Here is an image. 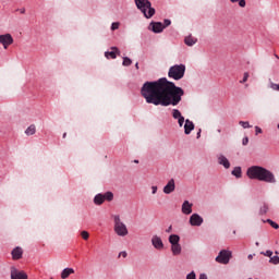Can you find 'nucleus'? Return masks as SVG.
I'll return each mask as SVG.
<instances>
[{
  "label": "nucleus",
  "mask_w": 279,
  "mask_h": 279,
  "mask_svg": "<svg viewBox=\"0 0 279 279\" xmlns=\"http://www.w3.org/2000/svg\"><path fill=\"white\" fill-rule=\"evenodd\" d=\"M269 263H272V265H278L279 264V257L278 256L270 257Z\"/></svg>",
  "instance_id": "32"
},
{
  "label": "nucleus",
  "mask_w": 279,
  "mask_h": 279,
  "mask_svg": "<svg viewBox=\"0 0 279 279\" xmlns=\"http://www.w3.org/2000/svg\"><path fill=\"white\" fill-rule=\"evenodd\" d=\"M248 279H252V278H248Z\"/></svg>",
  "instance_id": "57"
},
{
  "label": "nucleus",
  "mask_w": 279,
  "mask_h": 279,
  "mask_svg": "<svg viewBox=\"0 0 279 279\" xmlns=\"http://www.w3.org/2000/svg\"><path fill=\"white\" fill-rule=\"evenodd\" d=\"M199 136H202V131L197 133V138H199Z\"/></svg>",
  "instance_id": "47"
},
{
  "label": "nucleus",
  "mask_w": 279,
  "mask_h": 279,
  "mask_svg": "<svg viewBox=\"0 0 279 279\" xmlns=\"http://www.w3.org/2000/svg\"><path fill=\"white\" fill-rule=\"evenodd\" d=\"M135 162H138V160H135Z\"/></svg>",
  "instance_id": "55"
},
{
  "label": "nucleus",
  "mask_w": 279,
  "mask_h": 279,
  "mask_svg": "<svg viewBox=\"0 0 279 279\" xmlns=\"http://www.w3.org/2000/svg\"><path fill=\"white\" fill-rule=\"evenodd\" d=\"M230 258H232V252L222 250L216 257V263H220L221 265H228L230 263Z\"/></svg>",
  "instance_id": "6"
},
{
  "label": "nucleus",
  "mask_w": 279,
  "mask_h": 279,
  "mask_svg": "<svg viewBox=\"0 0 279 279\" xmlns=\"http://www.w3.org/2000/svg\"><path fill=\"white\" fill-rule=\"evenodd\" d=\"M172 117H173V119L178 120L180 128H182V125H184V116H182V112H180V110L173 109Z\"/></svg>",
  "instance_id": "9"
},
{
  "label": "nucleus",
  "mask_w": 279,
  "mask_h": 279,
  "mask_svg": "<svg viewBox=\"0 0 279 279\" xmlns=\"http://www.w3.org/2000/svg\"><path fill=\"white\" fill-rule=\"evenodd\" d=\"M123 66H131L132 65V59L124 57L123 58V62H122Z\"/></svg>",
  "instance_id": "27"
},
{
  "label": "nucleus",
  "mask_w": 279,
  "mask_h": 279,
  "mask_svg": "<svg viewBox=\"0 0 279 279\" xmlns=\"http://www.w3.org/2000/svg\"><path fill=\"white\" fill-rule=\"evenodd\" d=\"M119 25H120L119 22H113V23L111 24V31L114 32L116 29H119Z\"/></svg>",
  "instance_id": "34"
},
{
  "label": "nucleus",
  "mask_w": 279,
  "mask_h": 279,
  "mask_svg": "<svg viewBox=\"0 0 279 279\" xmlns=\"http://www.w3.org/2000/svg\"><path fill=\"white\" fill-rule=\"evenodd\" d=\"M248 78H250V73L245 72L244 76H243V80L240 81V84H245V82H247Z\"/></svg>",
  "instance_id": "33"
},
{
  "label": "nucleus",
  "mask_w": 279,
  "mask_h": 279,
  "mask_svg": "<svg viewBox=\"0 0 279 279\" xmlns=\"http://www.w3.org/2000/svg\"><path fill=\"white\" fill-rule=\"evenodd\" d=\"M169 243H170L171 245H178V244H180V235H178V234H171V235L169 236Z\"/></svg>",
  "instance_id": "22"
},
{
  "label": "nucleus",
  "mask_w": 279,
  "mask_h": 279,
  "mask_svg": "<svg viewBox=\"0 0 279 279\" xmlns=\"http://www.w3.org/2000/svg\"><path fill=\"white\" fill-rule=\"evenodd\" d=\"M275 58H277V60L279 59L278 54H275Z\"/></svg>",
  "instance_id": "53"
},
{
  "label": "nucleus",
  "mask_w": 279,
  "mask_h": 279,
  "mask_svg": "<svg viewBox=\"0 0 279 279\" xmlns=\"http://www.w3.org/2000/svg\"><path fill=\"white\" fill-rule=\"evenodd\" d=\"M181 210L183 215H191V213H193V204H191L189 201L183 202Z\"/></svg>",
  "instance_id": "13"
},
{
  "label": "nucleus",
  "mask_w": 279,
  "mask_h": 279,
  "mask_svg": "<svg viewBox=\"0 0 279 279\" xmlns=\"http://www.w3.org/2000/svg\"><path fill=\"white\" fill-rule=\"evenodd\" d=\"M117 53H118V56L121 53L119 51V48L111 47V51L105 52V58H107V60H110V58H111V60H117Z\"/></svg>",
  "instance_id": "12"
},
{
  "label": "nucleus",
  "mask_w": 279,
  "mask_h": 279,
  "mask_svg": "<svg viewBox=\"0 0 279 279\" xmlns=\"http://www.w3.org/2000/svg\"><path fill=\"white\" fill-rule=\"evenodd\" d=\"M171 252L173 256H180L182 254V246L180 244H171Z\"/></svg>",
  "instance_id": "19"
},
{
  "label": "nucleus",
  "mask_w": 279,
  "mask_h": 279,
  "mask_svg": "<svg viewBox=\"0 0 279 279\" xmlns=\"http://www.w3.org/2000/svg\"><path fill=\"white\" fill-rule=\"evenodd\" d=\"M184 73H186V65L175 64L169 69L168 77L177 81L182 80V77H184Z\"/></svg>",
  "instance_id": "4"
},
{
  "label": "nucleus",
  "mask_w": 279,
  "mask_h": 279,
  "mask_svg": "<svg viewBox=\"0 0 279 279\" xmlns=\"http://www.w3.org/2000/svg\"><path fill=\"white\" fill-rule=\"evenodd\" d=\"M135 69H138V63H135Z\"/></svg>",
  "instance_id": "50"
},
{
  "label": "nucleus",
  "mask_w": 279,
  "mask_h": 279,
  "mask_svg": "<svg viewBox=\"0 0 279 279\" xmlns=\"http://www.w3.org/2000/svg\"><path fill=\"white\" fill-rule=\"evenodd\" d=\"M247 143H250V138L248 137H244L242 140V145H247Z\"/></svg>",
  "instance_id": "42"
},
{
  "label": "nucleus",
  "mask_w": 279,
  "mask_h": 279,
  "mask_svg": "<svg viewBox=\"0 0 279 279\" xmlns=\"http://www.w3.org/2000/svg\"><path fill=\"white\" fill-rule=\"evenodd\" d=\"M26 136H34L36 134V124H31L26 130H25Z\"/></svg>",
  "instance_id": "23"
},
{
  "label": "nucleus",
  "mask_w": 279,
  "mask_h": 279,
  "mask_svg": "<svg viewBox=\"0 0 279 279\" xmlns=\"http://www.w3.org/2000/svg\"><path fill=\"white\" fill-rule=\"evenodd\" d=\"M238 1H239L240 8H245V5L247 4V3L245 2V0H238Z\"/></svg>",
  "instance_id": "40"
},
{
  "label": "nucleus",
  "mask_w": 279,
  "mask_h": 279,
  "mask_svg": "<svg viewBox=\"0 0 279 279\" xmlns=\"http://www.w3.org/2000/svg\"><path fill=\"white\" fill-rule=\"evenodd\" d=\"M195 130V124L191 120H185L184 134H191Z\"/></svg>",
  "instance_id": "15"
},
{
  "label": "nucleus",
  "mask_w": 279,
  "mask_h": 279,
  "mask_svg": "<svg viewBox=\"0 0 279 279\" xmlns=\"http://www.w3.org/2000/svg\"><path fill=\"white\" fill-rule=\"evenodd\" d=\"M169 25H171V20H165V21H163V29H165L166 27H169Z\"/></svg>",
  "instance_id": "36"
},
{
  "label": "nucleus",
  "mask_w": 279,
  "mask_h": 279,
  "mask_svg": "<svg viewBox=\"0 0 279 279\" xmlns=\"http://www.w3.org/2000/svg\"><path fill=\"white\" fill-rule=\"evenodd\" d=\"M260 254H263L264 256H268V258H271V256H274V252L271 251L262 252Z\"/></svg>",
  "instance_id": "35"
},
{
  "label": "nucleus",
  "mask_w": 279,
  "mask_h": 279,
  "mask_svg": "<svg viewBox=\"0 0 279 279\" xmlns=\"http://www.w3.org/2000/svg\"><path fill=\"white\" fill-rule=\"evenodd\" d=\"M150 27H153L155 34H160L165 29V26L160 22H151Z\"/></svg>",
  "instance_id": "14"
},
{
  "label": "nucleus",
  "mask_w": 279,
  "mask_h": 279,
  "mask_svg": "<svg viewBox=\"0 0 279 279\" xmlns=\"http://www.w3.org/2000/svg\"><path fill=\"white\" fill-rule=\"evenodd\" d=\"M218 162L220 165H222V167H225V169H230V161L228 160V158H226V156L220 155L218 157Z\"/></svg>",
  "instance_id": "18"
},
{
  "label": "nucleus",
  "mask_w": 279,
  "mask_h": 279,
  "mask_svg": "<svg viewBox=\"0 0 279 279\" xmlns=\"http://www.w3.org/2000/svg\"><path fill=\"white\" fill-rule=\"evenodd\" d=\"M0 45H2L3 49H8L10 45H14V37L10 33L0 35Z\"/></svg>",
  "instance_id": "7"
},
{
  "label": "nucleus",
  "mask_w": 279,
  "mask_h": 279,
  "mask_svg": "<svg viewBox=\"0 0 279 279\" xmlns=\"http://www.w3.org/2000/svg\"><path fill=\"white\" fill-rule=\"evenodd\" d=\"M267 223H269L271 226V228H274L275 230H278L279 226L278 223H276L275 221H272L271 219L267 220Z\"/></svg>",
  "instance_id": "30"
},
{
  "label": "nucleus",
  "mask_w": 279,
  "mask_h": 279,
  "mask_svg": "<svg viewBox=\"0 0 279 279\" xmlns=\"http://www.w3.org/2000/svg\"><path fill=\"white\" fill-rule=\"evenodd\" d=\"M22 14H25V9L22 10Z\"/></svg>",
  "instance_id": "52"
},
{
  "label": "nucleus",
  "mask_w": 279,
  "mask_h": 279,
  "mask_svg": "<svg viewBox=\"0 0 279 279\" xmlns=\"http://www.w3.org/2000/svg\"><path fill=\"white\" fill-rule=\"evenodd\" d=\"M81 236L84 239V241H88L90 234L87 231H82Z\"/></svg>",
  "instance_id": "29"
},
{
  "label": "nucleus",
  "mask_w": 279,
  "mask_h": 279,
  "mask_svg": "<svg viewBox=\"0 0 279 279\" xmlns=\"http://www.w3.org/2000/svg\"><path fill=\"white\" fill-rule=\"evenodd\" d=\"M255 245L258 247L260 245V243L256 242Z\"/></svg>",
  "instance_id": "49"
},
{
  "label": "nucleus",
  "mask_w": 279,
  "mask_h": 279,
  "mask_svg": "<svg viewBox=\"0 0 279 279\" xmlns=\"http://www.w3.org/2000/svg\"><path fill=\"white\" fill-rule=\"evenodd\" d=\"M63 138H66V133H63Z\"/></svg>",
  "instance_id": "51"
},
{
  "label": "nucleus",
  "mask_w": 279,
  "mask_h": 279,
  "mask_svg": "<svg viewBox=\"0 0 279 279\" xmlns=\"http://www.w3.org/2000/svg\"><path fill=\"white\" fill-rule=\"evenodd\" d=\"M239 123L240 125H242V128H244V130H247V128H252V125H250V122L247 121H240Z\"/></svg>",
  "instance_id": "31"
},
{
  "label": "nucleus",
  "mask_w": 279,
  "mask_h": 279,
  "mask_svg": "<svg viewBox=\"0 0 279 279\" xmlns=\"http://www.w3.org/2000/svg\"><path fill=\"white\" fill-rule=\"evenodd\" d=\"M12 258L13 260H20V258H23V248H21L20 246L15 247L12 251Z\"/></svg>",
  "instance_id": "16"
},
{
  "label": "nucleus",
  "mask_w": 279,
  "mask_h": 279,
  "mask_svg": "<svg viewBox=\"0 0 279 279\" xmlns=\"http://www.w3.org/2000/svg\"><path fill=\"white\" fill-rule=\"evenodd\" d=\"M190 223L191 226L199 227L204 223V218H202V216H199L198 214H193L190 217Z\"/></svg>",
  "instance_id": "8"
},
{
  "label": "nucleus",
  "mask_w": 279,
  "mask_h": 279,
  "mask_svg": "<svg viewBox=\"0 0 279 279\" xmlns=\"http://www.w3.org/2000/svg\"><path fill=\"white\" fill-rule=\"evenodd\" d=\"M153 195H156L158 193V186L154 185L151 186Z\"/></svg>",
  "instance_id": "41"
},
{
  "label": "nucleus",
  "mask_w": 279,
  "mask_h": 279,
  "mask_svg": "<svg viewBox=\"0 0 279 279\" xmlns=\"http://www.w3.org/2000/svg\"><path fill=\"white\" fill-rule=\"evenodd\" d=\"M50 279H53V278H50Z\"/></svg>",
  "instance_id": "56"
},
{
  "label": "nucleus",
  "mask_w": 279,
  "mask_h": 279,
  "mask_svg": "<svg viewBox=\"0 0 279 279\" xmlns=\"http://www.w3.org/2000/svg\"><path fill=\"white\" fill-rule=\"evenodd\" d=\"M185 45H187V47H193V45H195L197 43V38L193 37V36H187L184 39Z\"/></svg>",
  "instance_id": "20"
},
{
  "label": "nucleus",
  "mask_w": 279,
  "mask_h": 279,
  "mask_svg": "<svg viewBox=\"0 0 279 279\" xmlns=\"http://www.w3.org/2000/svg\"><path fill=\"white\" fill-rule=\"evenodd\" d=\"M278 130H279V124L277 125Z\"/></svg>",
  "instance_id": "54"
},
{
  "label": "nucleus",
  "mask_w": 279,
  "mask_h": 279,
  "mask_svg": "<svg viewBox=\"0 0 279 279\" xmlns=\"http://www.w3.org/2000/svg\"><path fill=\"white\" fill-rule=\"evenodd\" d=\"M186 279H196V278H195V271L190 272V274L186 276Z\"/></svg>",
  "instance_id": "39"
},
{
  "label": "nucleus",
  "mask_w": 279,
  "mask_h": 279,
  "mask_svg": "<svg viewBox=\"0 0 279 279\" xmlns=\"http://www.w3.org/2000/svg\"><path fill=\"white\" fill-rule=\"evenodd\" d=\"M11 279H27V274L14 270L11 272Z\"/></svg>",
  "instance_id": "17"
},
{
  "label": "nucleus",
  "mask_w": 279,
  "mask_h": 279,
  "mask_svg": "<svg viewBox=\"0 0 279 279\" xmlns=\"http://www.w3.org/2000/svg\"><path fill=\"white\" fill-rule=\"evenodd\" d=\"M199 279H208V277H207L205 274H202V275L199 276Z\"/></svg>",
  "instance_id": "44"
},
{
  "label": "nucleus",
  "mask_w": 279,
  "mask_h": 279,
  "mask_svg": "<svg viewBox=\"0 0 279 279\" xmlns=\"http://www.w3.org/2000/svg\"><path fill=\"white\" fill-rule=\"evenodd\" d=\"M151 243L155 250H163L165 244L162 243V239L158 235H154L151 239Z\"/></svg>",
  "instance_id": "11"
},
{
  "label": "nucleus",
  "mask_w": 279,
  "mask_h": 279,
  "mask_svg": "<svg viewBox=\"0 0 279 279\" xmlns=\"http://www.w3.org/2000/svg\"><path fill=\"white\" fill-rule=\"evenodd\" d=\"M239 0H230L231 3H236Z\"/></svg>",
  "instance_id": "48"
},
{
  "label": "nucleus",
  "mask_w": 279,
  "mask_h": 279,
  "mask_svg": "<svg viewBox=\"0 0 279 279\" xmlns=\"http://www.w3.org/2000/svg\"><path fill=\"white\" fill-rule=\"evenodd\" d=\"M270 88H272V90H279V84L271 83Z\"/></svg>",
  "instance_id": "37"
},
{
  "label": "nucleus",
  "mask_w": 279,
  "mask_h": 279,
  "mask_svg": "<svg viewBox=\"0 0 279 279\" xmlns=\"http://www.w3.org/2000/svg\"><path fill=\"white\" fill-rule=\"evenodd\" d=\"M141 95L146 104L165 107L178 106L182 101V97H184V89L162 77L158 81L144 83L141 88Z\"/></svg>",
  "instance_id": "1"
},
{
  "label": "nucleus",
  "mask_w": 279,
  "mask_h": 279,
  "mask_svg": "<svg viewBox=\"0 0 279 279\" xmlns=\"http://www.w3.org/2000/svg\"><path fill=\"white\" fill-rule=\"evenodd\" d=\"M105 198H104V194H97L94 198V203L97 205V206H101V204H104Z\"/></svg>",
  "instance_id": "24"
},
{
  "label": "nucleus",
  "mask_w": 279,
  "mask_h": 279,
  "mask_svg": "<svg viewBox=\"0 0 279 279\" xmlns=\"http://www.w3.org/2000/svg\"><path fill=\"white\" fill-rule=\"evenodd\" d=\"M135 5L146 19H151L156 14V9L151 8L149 0H135Z\"/></svg>",
  "instance_id": "3"
},
{
  "label": "nucleus",
  "mask_w": 279,
  "mask_h": 279,
  "mask_svg": "<svg viewBox=\"0 0 279 279\" xmlns=\"http://www.w3.org/2000/svg\"><path fill=\"white\" fill-rule=\"evenodd\" d=\"M114 227L113 230L118 236H128V227L121 221L120 216H113Z\"/></svg>",
  "instance_id": "5"
},
{
  "label": "nucleus",
  "mask_w": 279,
  "mask_h": 279,
  "mask_svg": "<svg viewBox=\"0 0 279 279\" xmlns=\"http://www.w3.org/2000/svg\"><path fill=\"white\" fill-rule=\"evenodd\" d=\"M171 230H172V227L170 226L167 230H166V232H171Z\"/></svg>",
  "instance_id": "46"
},
{
  "label": "nucleus",
  "mask_w": 279,
  "mask_h": 279,
  "mask_svg": "<svg viewBox=\"0 0 279 279\" xmlns=\"http://www.w3.org/2000/svg\"><path fill=\"white\" fill-rule=\"evenodd\" d=\"M232 175H235V178H241V167H235L232 171Z\"/></svg>",
  "instance_id": "28"
},
{
  "label": "nucleus",
  "mask_w": 279,
  "mask_h": 279,
  "mask_svg": "<svg viewBox=\"0 0 279 279\" xmlns=\"http://www.w3.org/2000/svg\"><path fill=\"white\" fill-rule=\"evenodd\" d=\"M71 274H75V269H73V268H65L61 272V278L62 279H66V278H69V276H71Z\"/></svg>",
  "instance_id": "21"
},
{
  "label": "nucleus",
  "mask_w": 279,
  "mask_h": 279,
  "mask_svg": "<svg viewBox=\"0 0 279 279\" xmlns=\"http://www.w3.org/2000/svg\"><path fill=\"white\" fill-rule=\"evenodd\" d=\"M269 211V205L267 203H264L259 208V215H267Z\"/></svg>",
  "instance_id": "26"
},
{
  "label": "nucleus",
  "mask_w": 279,
  "mask_h": 279,
  "mask_svg": "<svg viewBox=\"0 0 279 279\" xmlns=\"http://www.w3.org/2000/svg\"><path fill=\"white\" fill-rule=\"evenodd\" d=\"M247 258H248V260H252V258H254V255L250 254V255L247 256Z\"/></svg>",
  "instance_id": "45"
},
{
  "label": "nucleus",
  "mask_w": 279,
  "mask_h": 279,
  "mask_svg": "<svg viewBox=\"0 0 279 279\" xmlns=\"http://www.w3.org/2000/svg\"><path fill=\"white\" fill-rule=\"evenodd\" d=\"M250 180H259V182H267L268 184H276V177L274 173L260 166L250 167L246 171Z\"/></svg>",
  "instance_id": "2"
},
{
  "label": "nucleus",
  "mask_w": 279,
  "mask_h": 279,
  "mask_svg": "<svg viewBox=\"0 0 279 279\" xmlns=\"http://www.w3.org/2000/svg\"><path fill=\"white\" fill-rule=\"evenodd\" d=\"M175 191V180L171 179L167 185L163 187V193L166 195H171Z\"/></svg>",
  "instance_id": "10"
},
{
  "label": "nucleus",
  "mask_w": 279,
  "mask_h": 279,
  "mask_svg": "<svg viewBox=\"0 0 279 279\" xmlns=\"http://www.w3.org/2000/svg\"><path fill=\"white\" fill-rule=\"evenodd\" d=\"M255 134H256V135L263 134V129L259 128V126H255Z\"/></svg>",
  "instance_id": "38"
},
{
  "label": "nucleus",
  "mask_w": 279,
  "mask_h": 279,
  "mask_svg": "<svg viewBox=\"0 0 279 279\" xmlns=\"http://www.w3.org/2000/svg\"><path fill=\"white\" fill-rule=\"evenodd\" d=\"M102 197L105 202H112V199H114V194H112V192H107L102 194Z\"/></svg>",
  "instance_id": "25"
},
{
  "label": "nucleus",
  "mask_w": 279,
  "mask_h": 279,
  "mask_svg": "<svg viewBox=\"0 0 279 279\" xmlns=\"http://www.w3.org/2000/svg\"><path fill=\"white\" fill-rule=\"evenodd\" d=\"M119 256H122L123 258H128V252L123 251L119 254Z\"/></svg>",
  "instance_id": "43"
}]
</instances>
